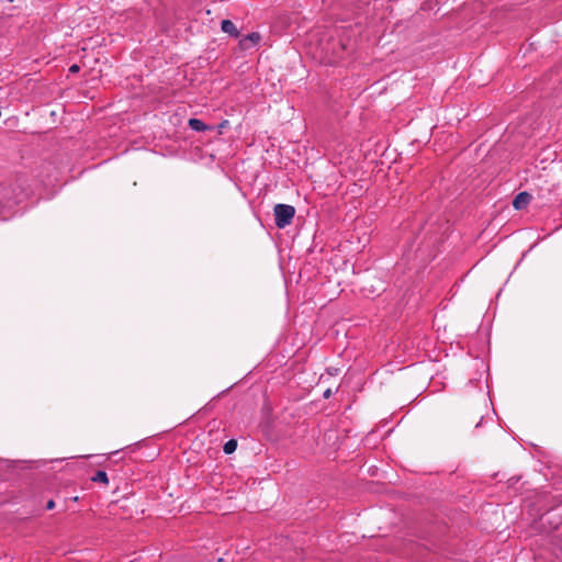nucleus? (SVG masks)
<instances>
[{"label": "nucleus", "instance_id": "8", "mask_svg": "<svg viewBox=\"0 0 562 562\" xmlns=\"http://www.w3.org/2000/svg\"><path fill=\"white\" fill-rule=\"evenodd\" d=\"M79 70H80V67L78 65H76V64L71 65L69 67V71L72 72V74L78 72Z\"/></svg>", "mask_w": 562, "mask_h": 562}, {"label": "nucleus", "instance_id": "7", "mask_svg": "<svg viewBox=\"0 0 562 562\" xmlns=\"http://www.w3.org/2000/svg\"><path fill=\"white\" fill-rule=\"evenodd\" d=\"M236 447H237V442L232 439V440H228L224 447H223V450L225 453L229 454V453H233L235 450H236Z\"/></svg>", "mask_w": 562, "mask_h": 562}, {"label": "nucleus", "instance_id": "5", "mask_svg": "<svg viewBox=\"0 0 562 562\" xmlns=\"http://www.w3.org/2000/svg\"><path fill=\"white\" fill-rule=\"evenodd\" d=\"M191 130L195 132H205L210 130V127L201 120L199 119H190L188 122Z\"/></svg>", "mask_w": 562, "mask_h": 562}, {"label": "nucleus", "instance_id": "2", "mask_svg": "<svg viewBox=\"0 0 562 562\" xmlns=\"http://www.w3.org/2000/svg\"><path fill=\"white\" fill-rule=\"evenodd\" d=\"M260 34L257 32H252L248 34L247 36L243 37L239 42V45L243 49H249L254 46H256L260 42Z\"/></svg>", "mask_w": 562, "mask_h": 562}, {"label": "nucleus", "instance_id": "6", "mask_svg": "<svg viewBox=\"0 0 562 562\" xmlns=\"http://www.w3.org/2000/svg\"><path fill=\"white\" fill-rule=\"evenodd\" d=\"M92 481L93 482H100V483H103V484H108L109 483L108 475H106V473L104 471H98L92 476Z\"/></svg>", "mask_w": 562, "mask_h": 562}, {"label": "nucleus", "instance_id": "4", "mask_svg": "<svg viewBox=\"0 0 562 562\" xmlns=\"http://www.w3.org/2000/svg\"><path fill=\"white\" fill-rule=\"evenodd\" d=\"M221 30L233 37L239 36V31L231 20H223L221 23Z\"/></svg>", "mask_w": 562, "mask_h": 562}, {"label": "nucleus", "instance_id": "10", "mask_svg": "<svg viewBox=\"0 0 562 562\" xmlns=\"http://www.w3.org/2000/svg\"><path fill=\"white\" fill-rule=\"evenodd\" d=\"M330 395H331V390H330V389H327V390L324 392V394H323L324 398H329V397H330Z\"/></svg>", "mask_w": 562, "mask_h": 562}, {"label": "nucleus", "instance_id": "1", "mask_svg": "<svg viewBox=\"0 0 562 562\" xmlns=\"http://www.w3.org/2000/svg\"><path fill=\"white\" fill-rule=\"evenodd\" d=\"M273 212L274 223L278 228H284L290 225L295 215L294 206L282 203L276 204Z\"/></svg>", "mask_w": 562, "mask_h": 562}, {"label": "nucleus", "instance_id": "3", "mask_svg": "<svg viewBox=\"0 0 562 562\" xmlns=\"http://www.w3.org/2000/svg\"><path fill=\"white\" fill-rule=\"evenodd\" d=\"M530 200L531 195L528 192H520L515 196L513 205L516 210H521L529 204Z\"/></svg>", "mask_w": 562, "mask_h": 562}, {"label": "nucleus", "instance_id": "9", "mask_svg": "<svg viewBox=\"0 0 562 562\" xmlns=\"http://www.w3.org/2000/svg\"><path fill=\"white\" fill-rule=\"evenodd\" d=\"M54 507H55V503H54V501H52V499H50V501H48V502H47V504H46V508H47V509H53Z\"/></svg>", "mask_w": 562, "mask_h": 562}]
</instances>
